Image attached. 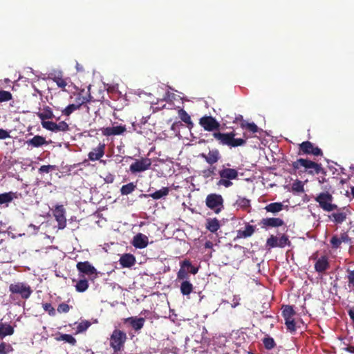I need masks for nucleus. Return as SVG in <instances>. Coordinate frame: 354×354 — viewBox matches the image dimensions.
Wrapping results in <instances>:
<instances>
[{
	"label": "nucleus",
	"mask_w": 354,
	"mask_h": 354,
	"mask_svg": "<svg viewBox=\"0 0 354 354\" xmlns=\"http://www.w3.org/2000/svg\"><path fill=\"white\" fill-rule=\"evenodd\" d=\"M232 180L233 179L221 178L220 180L217 182L216 185L218 186H223L227 188L233 185V183L232 182Z\"/></svg>",
	"instance_id": "obj_53"
},
{
	"label": "nucleus",
	"mask_w": 354,
	"mask_h": 354,
	"mask_svg": "<svg viewBox=\"0 0 354 354\" xmlns=\"http://www.w3.org/2000/svg\"><path fill=\"white\" fill-rule=\"evenodd\" d=\"M333 196L328 192H322L315 198L321 208L327 212H330L337 209V205L332 204Z\"/></svg>",
	"instance_id": "obj_7"
},
{
	"label": "nucleus",
	"mask_w": 354,
	"mask_h": 354,
	"mask_svg": "<svg viewBox=\"0 0 354 354\" xmlns=\"http://www.w3.org/2000/svg\"><path fill=\"white\" fill-rule=\"evenodd\" d=\"M169 193V189L164 187L162 189L156 191L155 192L149 194H142L141 196L147 198L151 197L154 200H158L162 197L167 196Z\"/></svg>",
	"instance_id": "obj_26"
},
{
	"label": "nucleus",
	"mask_w": 354,
	"mask_h": 354,
	"mask_svg": "<svg viewBox=\"0 0 354 354\" xmlns=\"http://www.w3.org/2000/svg\"><path fill=\"white\" fill-rule=\"evenodd\" d=\"M329 266L328 259L326 255H324L317 259L315 264V270L317 272L322 273L327 270Z\"/></svg>",
	"instance_id": "obj_20"
},
{
	"label": "nucleus",
	"mask_w": 354,
	"mask_h": 354,
	"mask_svg": "<svg viewBox=\"0 0 354 354\" xmlns=\"http://www.w3.org/2000/svg\"><path fill=\"white\" fill-rule=\"evenodd\" d=\"M41 124L43 128L48 131L55 132L56 122L52 121L43 120L41 122Z\"/></svg>",
	"instance_id": "obj_44"
},
{
	"label": "nucleus",
	"mask_w": 354,
	"mask_h": 354,
	"mask_svg": "<svg viewBox=\"0 0 354 354\" xmlns=\"http://www.w3.org/2000/svg\"><path fill=\"white\" fill-rule=\"evenodd\" d=\"M76 268L80 272L88 276L96 275L97 273L96 268L87 261L78 262L76 265Z\"/></svg>",
	"instance_id": "obj_13"
},
{
	"label": "nucleus",
	"mask_w": 354,
	"mask_h": 354,
	"mask_svg": "<svg viewBox=\"0 0 354 354\" xmlns=\"http://www.w3.org/2000/svg\"><path fill=\"white\" fill-rule=\"evenodd\" d=\"M57 339L59 341H64L73 346L75 345L77 342L75 338L70 334H62L59 337L57 338Z\"/></svg>",
	"instance_id": "obj_37"
},
{
	"label": "nucleus",
	"mask_w": 354,
	"mask_h": 354,
	"mask_svg": "<svg viewBox=\"0 0 354 354\" xmlns=\"http://www.w3.org/2000/svg\"><path fill=\"white\" fill-rule=\"evenodd\" d=\"M260 225L263 228L278 227L284 225V221L280 218H265L261 220Z\"/></svg>",
	"instance_id": "obj_16"
},
{
	"label": "nucleus",
	"mask_w": 354,
	"mask_h": 354,
	"mask_svg": "<svg viewBox=\"0 0 354 354\" xmlns=\"http://www.w3.org/2000/svg\"><path fill=\"white\" fill-rule=\"evenodd\" d=\"M264 347L268 350H271L276 346V343L272 337H267L263 339Z\"/></svg>",
	"instance_id": "obj_40"
},
{
	"label": "nucleus",
	"mask_w": 354,
	"mask_h": 354,
	"mask_svg": "<svg viewBox=\"0 0 354 354\" xmlns=\"http://www.w3.org/2000/svg\"><path fill=\"white\" fill-rule=\"evenodd\" d=\"M91 97V95H88V96H82L80 94L78 95V96L76 97L75 99V106H78V109L80 108V106L85 104V103H87L90 101V98Z\"/></svg>",
	"instance_id": "obj_43"
},
{
	"label": "nucleus",
	"mask_w": 354,
	"mask_h": 354,
	"mask_svg": "<svg viewBox=\"0 0 354 354\" xmlns=\"http://www.w3.org/2000/svg\"><path fill=\"white\" fill-rule=\"evenodd\" d=\"M256 227L254 225L247 223L244 229H240L237 231L236 239H246L250 237L255 232Z\"/></svg>",
	"instance_id": "obj_21"
},
{
	"label": "nucleus",
	"mask_w": 354,
	"mask_h": 354,
	"mask_svg": "<svg viewBox=\"0 0 354 354\" xmlns=\"http://www.w3.org/2000/svg\"><path fill=\"white\" fill-rule=\"evenodd\" d=\"M348 275V286L349 287H353L354 286V270H347Z\"/></svg>",
	"instance_id": "obj_57"
},
{
	"label": "nucleus",
	"mask_w": 354,
	"mask_h": 354,
	"mask_svg": "<svg viewBox=\"0 0 354 354\" xmlns=\"http://www.w3.org/2000/svg\"><path fill=\"white\" fill-rule=\"evenodd\" d=\"M105 144L100 143L96 148H93L88 154V159L91 161L100 160L105 153Z\"/></svg>",
	"instance_id": "obj_17"
},
{
	"label": "nucleus",
	"mask_w": 354,
	"mask_h": 354,
	"mask_svg": "<svg viewBox=\"0 0 354 354\" xmlns=\"http://www.w3.org/2000/svg\"><path fill=\"white\" fill-rule=\"evenodd\" d=\"M218 175L220 178L235 180L238 178L239 172L235 169L226 168L223 166V168L218 171Z\"/></svg>",
	"instance_id": "obj_19"
},
{
	"label": "nucleus",
	"mask_w": 354,
	"mask_h": 354,
	"mask_svg": "<svg viewBox=\"0 0 354 354\" xmlns=\"http://www.w3.org/2000/svg\"><path fill=\"white\" fill-rule=\"evenodd\" d=\"M292 191L296 192H299V193L304 192V188L303 183L301 180H297L296 181H295L292 183Z\"/></svg>",
	"instance_id": "obj_45"
},
{
	"label": "nucleus",
	"mask_w": 354,
	"mask_h": 354,
	"mask_svg": "<svg viewBox=\"0 0 354 354\" xmlns=\"http://www.w3.org/2000/svg\"><path fill=\"white\" fill-rule=\"evenodd\" d=\"M200 156L204 158L206 162L210 165L216 163L221 158L220 152L217 149L209 150L207 154L202 153L200 154Z\"/></svg>",
	"instance_id": "obj_14"
},
{
	"label": "nucleus",
	"mask_w": 354,
	"mask_h": 354,
	"mask_svg": "<svg viewBox=\"0 0 354 354\" xmlns=\"http://www.w3.org/2000/svg\"><path fill=\"white\" fill-rule=\"evenodd\" d=\"M14 333V328L6 324L0 322V338H3L7 335H12Z\"/></svg>",
	"instance_id": "obj_29"
},
{
	"label": "nucleus",
	"mask_w": 354,
	"mask_h": 354,
	"mask_svg": "<svg viewBox=\"0 0 354 354\" xmlns=\"http://www.w3.org/2000/svg\"><path fill=\"white\" fill-rule=\"evenodd\" d=\"M151 165V159L148 158H142L136 159L130 167L129 170L132 174H137L148 170Z\"/></svg>",
	"instance_id": "obj_9"
},
{
	"label": "nucleus",
	"mask_w": 354,
	"mask_h": 354,
	"mask_svg": "<svg viewBox=\"0 0 354 354\" xmlns=\"http://www.w3.org/2000/svg\"><path fill=\"white\" fill-rule=\"evenodd\" d=\"M43 309L48 313L50 316H55L56 315L55 309L53 307L51 304L50 303H43L42 304Z\"/></svg>",
	"instance_id": "obj_49"
},
{
	"label": "nucleus",
	"mask_w": 354,
	"mask_h": 354,
	"mask_svg": "<svg viewBox=\"0 0 354 354\" xmlns=\"http://www.w3.org/2000/svg\"><path fill=\"white\" fill-rule=\"evenodd\" d=\"M127 339V334L119 329H115L110 337V346L113 348L114 353L123 350L124 344Z\"/></svg>",
	"instance_id": "obj_5"
},
{
	"label": "nucleus",
	"mask_w": 354,
	"mask_h": 354,
	"mask_svg": "<svg viewBox=\"0 0 354 354\" xmlns=\"http://www.w3.org/2000/svg\"><path fill=\"white\" fill-rule=\"evenodd\" d=\"M348 314L351 319L352 320V322L354 323V309H350L348 311Z\"/></svg>",
	"instance_id": "obj_63"
},
{
	"label": "nucleus",
	"mask_w": 354,
	"mask_h": 354,
	"mask_svg": "<svg viewBox=\"0 0 354 354\" xmlns=\"http://www.w3.org/2000/svg\"><path fill=\"white\" fill-rule=\"evenodd\" d=\"M53 214L57 222V227L63 230L66 226V209L63 205H56L53 210Z\"/></svg>",
	"instance_id": "obj_10"
},
{
	"label": "nucleus",
	"mask_w": 354,
	"mask_h": 354,
	"mask_svg": "<svg viewBox=\"0 0 354 354\" xmlns=\"http://www.w3.org/2000/svg\"><path fill=\"white\" fill-rule=\"evenodd\" d=\"M223 202L222 196L217 194H209L205 199L206 206L216 214L220 213L223 209Z\"/></svg>",
	"instance_id": "obj_6"
},
{
	"label": "nucleus",
	"mask_w": 354,
	"mask_h": 354,
	"mask_svg": "<svg viewBox=\"0 0 354 354\" xmlns=\"http://www.w3.org/2000/svg\"><path fill=\"white\" fill-rule=\"evenodd\" d=\"M214 138L218 141L222 145H226L230 147H237L243 146L246 143V139L235 138V133L234 131L230 133L214 132Z\"/></svg>",
	"instance_id": "obj_3"
},
{
	"label": "nucleus",
	"mask_w": 354,
	"mask_h": 354,
	"mask_svg": "<svg viewBox=\"0 0 354 354\" xmlns=\"http://www.w3.org/2000/svg\"><path fill=\"white\" fill-rule=\"evenodd\" d=\"M114 180V176L111 174H107L104 177V181L106 183H112Z\"/></svg>",
	"instance_id": "obj_62"
},
{
	"label": "nucleus",
	"mask_w": 354,
	"mask_h": 354,
	"mask_svg": "<svg viewBox=\"0 0 354 354\" xmlns=\"http://www.w3.org/2000/svg\"><path fill=\"white\" fill-rule=\"evenodd\" d=\"M55 168L54 165H42L39 169V173H49L52 169Z\"/></svg>",
	"instance_id": "obj_58"
},
{
	"label": "nucleus",
	"mask_w": 354,
	"mask_h": 354,
	"mask_svg": "<svg viewBox=\"0 0 354 354\" xmlns=\"http://www.w3.org/2000/svg\"><path fill=\"white\" fill-rule=\"evenodd\" d=\"M91 326V323L88 321H84L80 322L77 326V331L78 333H82L87 330V328Z\"/></svg>",
	"instance_id": "obj_54"
},
{
	"label": "nucleus",
	"mask_w": 354,
	"mask_h": 354,
	"mask_svg": "<svg viewBox=\"0 0 354 354\" xmlns=\"http://www.w3.org/2000/svg\"><path fill=\"white\" fill-rule=\"evenodd\" d=\"M234 206L242 209H247L250 207V200L245 197L238 196V198L234 203Z\"/></svg>",
	"instance_id": "obj_32"
},
{
	"label": "nucleus",
	"mask_w": 354,
	"mask_h": 354,
	"mask_svg": "<svg viewBox=\"0 0 354 354\" xmlns=\"http://www.w3.org/2000/svg\"><path fill=\"white\" fill-rule=\"evenodd\" d=\"M52 80L55 82L58 87L61 88L63 91H65V87L67 85L66 80H64L61 73L54 75L53 77H50Z\"/></svg>",
	"instance_id": "obj_33"
},
{
	"label": "nucleus",
	"mask_w": 354,
	"mask_h": 354,
	"mask_svg": "<svg viewBox=\"0 0 354 354\" xmlns=\"http://www.w3.org/2000/svg\"><path fill=\"white\" fill-rule=\"evenodd\" d=\"M119 261L123 268H130L136 263V258L131 254H124L121 256Z\"/></svg>",
	"instance_id": "obj_24"
},
{
	"label": "nucleus",
	"mask_w": 354,
	"mask_h": 354,
	"mask_svg": "<svg viewBox=\"0 0 354 354\" xmlns=\"http://www.w3.org/2000/svg\"><path fill=\"white\" fill-rule=\"evenodd\" d=\"M290 241L288 239V236L283 234L278 240V247L284 248L286 245H290Z\"/></svg>",
	"instance_id": "obj_52"
},
{
	"label": "nucleus",
	"mask_w": 354,
	"mask_h": 354,
	"mask_svg": "<svg viewBox=\"0 0 354 354\" xmlns=\"http://www.w3.org/2000/svg\"><path fill=\"white\" fill-rule=\"evenodd\" d=\"M13 195L14 193L12 192L0 194V205L11 202L13 199Z\"/></svg>",
	"instance_id": "obj_39"
},
{
	"label": "nucleus",
	"mask_w": 354,
	"mask_h": 354,
	"mask_svg": "<svg viewBox=\"0 0 354 354\" xmlns=\"http://www.w3.org/2000/svg\"><path fill=\"white\" fill-rule=\"evenodd\" d=\"M71 308V306H70L68 304L66 303H62L59 304L57 307V311L59 313H66L70 310Z\"/></svg>",
	"instance_id": "obj_56"
},
{
	"label": "nucleus",
	"mask_w": 354,
	"mask_h": 354,
	"mask_svg": "<svg viewBox=\"0 0 354 354\" xmlns=\"http://www.w3.org/2000/svg\"><path fill=\"white\" fill-rule=\"evenodd\" d=\"M342 243L348 244L352 243V239L346 232H342L339 236L335 234L330 240V246L333 250H337L339 248Z\"/></svg>",
	"instance_id": "obj_12"
},
{
	"label": "nucleus",
	"mask_w": 354,
	"mask_h": 354,
	"mask_svg": "<svg viewBox=\"0 0 354 354\" xmlns=\"http://www.w3.org/2000/svg\"><path fill=\"white\" fill-rule=\"evenodd\" d=\"M125 322H129L134 330H139L143 327L145 319L143 317H131L126 319Z\"/></svg>",
	"instance_id": "obj_23"
},
{
	"label": "nucleus",
	"mask_w": 354,
	"mask_h": 354,
	"mask_svg": "<svg viewBox=\"0 0 354 354\" xmlns=\"http://www.w3.org/2000/svg\"><path fill=\"white\" fill-rule=\"evenodd\" d=\"M126 127L123 125L108 127L102 129V133L104 136H118L126 131Z\"/></svg>",
	"instance_id": "obj_15"
},
{
	"label": "nucleus",
	"mask_w": 354,
	"mask_h": 354,
	"mask_svg": "<svg viewBox=\"0 0 354 354\" xmlns=\"http://www.w3.org/2000/svg\"><path fill=\"white\" fill-rule=\"evenodd\" d=\"M37 115L41 121L48 119H53L54 118V114L52 111V109L48 106H46L43 109L42 111L37 113Z\"/></svg>",
	"instance_id": "obj_27"
},
{
	"label": "nucleus",
	"mask_w": 354,
	"mask_h": 354,
	"mask_svg": "<svg viewBox=\"0 0 354 354\" xmlns=\"http://www.w3.org/2000/svg\"><path fill=\"white\" fill-rule=\"evenodd\" d=\"M285 324H286L288 330H289L291 332L295 331L296 327H295V322L294 319L292 320L286 322Z\"/></svg>",
	"instance_id": "obj_59"
},
{
	"label": "nucleus",
	"mask_w": 354,
	"mask_h": 354,
	"mask_svg": "<svg viewBox=\"0 0 354 354\" xmlns=\"http://www.w3.org/2000/svg\"><path fill=\"white\" fill-rule=\"evenodd\" d=\"M219 221L216 218H208L206 221V228L211 232L214 233L220 228Z\"/></svg>",
	"instance_id": "obj_28"
},
{
	"label": "nucleus",
	"mask_w": 354,
	"mask_h": 354,
	"mask_svg": "<svg viewBox=\"0 0 354 354\" xmlns=\"http://www.w3.org/2000/svg\"><path fill=\"white\" fill-rule=\"evenodd\" d=\"M13 351L12 346L8 343L2 342L0 343V354H8Z\"/></svg>",
	"instance_id": "obj_41"
},
{
	"label": "nucleus",
	"mask_w": 354,
	"mask_h": 354,
	"mask_svg": "<svg viewBox=\"0 0 354 354\" xmlns=\"http://www.w3.org/2000/svg\"><path fill=\"white\" fill-rule=\"evenodd\" d=\"M266 245L270 248L278 247L277 238L274 235H271L266 241Z\"/></svg>",
	"instance_id": "obj_51"
},
{
	"label": "nucleus",
	"mask_w": 354,
	"mask_h": 354,
	"mask_svg": "<svg viewBox=\"0 0 354 354\" xmlns=\"http://www.w3.org/2000/svg\"><path fill=\"white\" fill-rule=\"evenodd\" d=\"M283 205L279 202L271 203L265 207V209L268 212L273 214L278 213L283 209Z\"/></svg>",
	"instance_id": "obj_30"
},
{
	"label": "nucleus",
	"mask_w": 354,
	"mask_h": 354,
	"mask_svg": "<svg viewBox=\"0 0 354 354\" xmlns=\"http://www.w3.org/2000/svg\"><path fill=\"white\" fill-rule=\"evenodd\" d=\"M88 288V281L86 279L79 280L75 285V290L79 292H85Z\"/></svg>",
	"instance_id": "obj_35"
},
{
	"label": "nucleus",
	"mask_w": 354,
	"mask_h": 354,
	"mask_svg": "<svg viewBox=\"0 0 354 354\" xmlns=\"http://www.w3.org/2000/svg\"><path fill=\"white\" fill-rule=\"evenodd\" d=\"M301 167H304L305 171H307L308 174L310 175L315 174H319L320 173L325 175L326 173L324 169L322 167L321 164H318L308 159L299 158L292 162V167L295 173L298 171Z\"/></svg>",
	"instance_id": "obj_1"
},
{
	"label": "nucleus",
	"mask_w": 354,
	"mask_h": 354,
	"mask_svg": "<svg viewBox=\"0 0 354 354\" xmlns=\"http://www.w3.org/2000/svg\"><path fill=\"white\" fill-rule=\"evenodd\" d=\"M131 243L136 248L143 249L148 245V237L142 233H138L133 236Z\"/></svg>",
	"instance_id": "obj_18"
},
{
	"label": "nucleus",
	"mask_w": 354,
	"mask_h": 354,
	"mask_svg": "<svg viewBox=\"0 0 354 354\" xmlns=\"http://www.w3.org/2000/svg\"><path fill=\"white\" fill-rule=\"evenodd\" d=\"M10 137V133L8 131L3 129H0V140H5Z\"/></svg>",
	"instance_id": "obj_60"
},
{
	"label": "nucleus",
	"mask_w": 354,
	"mask_h": 354,
	"mask_svg": "<svg viewBox=\"0 0 354 354\" xmlns=\"http://www.w3.org/2000/svg\"><path fill=\"white\" fill-rule=\"evenodd\" d=\"M136 188V185L133 184V183H129L128 184L124 185L122 186L120 189V192L122 195H128L132 193Z\"/></svg>",
	"instance_id": "obj_36"
},
{
	"label": "nucleus",
	"mask_w": 354,
	"mask_h": 354,
	"mask_svg": "<svg viewBox=\"0 0 354 354\" xmlns=\"http://www.w3.org/2000/svg\"><path fill=\"white\" fill-rule=\"evenodd\" d=\"M186 270H187L188 273L190 272L193 274H196L198 271V268L193 266L192 264L191 266H186Z\"/></svg>",
	"instance_id": "obj_61"
},
{
	"label": "nucleus",
	"mask_w": 354,
	"mask_h": 354,
	"mask_svg": "<svg viewBox=\"0 0 354 354\" xmlns=\"http://www.w3.org/2000/svg\"><path fill=\"white\" fill-rule=\"evenodd\" d=\"M295 314V312L293 308L291 306H285L283 311L282 315L283 317H293Z\"/></svg>",
	"instance_id": "obj_50"
},
{
	"label": "nucleus",
	"mask_w": 354,
	"mask_h": 354,
	"mask_svg": "<svg viewBox=\"0 0 354 354\" xmlns=\"http://www.w3.org/2000/svg\"><path fill=\"white\" fill-rule=\"evenodd\" d=\"M26 144L28 146H30L32 147H39L42 145H47L48 142L46 140L44 137L37 135L32 138L26 141Z\"/></svg>",
	"instance_id": "obj_25"
},
{
	"label": "nucleus",
	"mask_w": 354,
	"mask_h": 354,
	"mask_svg": "<svg viewBox=\"0 0 354 354\" xmlns=\"http://www.w3.org/2000/svg\"><path fill=\"white\" fill-rule=\"evenodd\" d=\"M241 127L242 129H246L252 133H257L259 131V127L254 122L249 123L246 121H243L241 124Z\"/></svg>",
	"instance_id": "obj_38"
},
{
	"label": "nucleus",
	"mask_w": 354,
	"mask_h": 354,
	"mask_svg": "<svg viewBox=\"0 0 354 354\" xmlns=\"http://www.w3.org/2000/svg\"><path fill=\"white\" fill-rule=\"evenodd\" d=\"M180 290L183 295H189L193 291L194 286L190 281L185 280L181 283Z\"/></svg>",
	"instance_id": "obj_31"
},
{
	"label": "nucleus",
	"mask_w": 354,
	"mask_h": 354,
	"mask_svg": "<svg viewBox=\"0 0 354 354\" xmlns=\"http://www.w3.org/2000/svg\"><path fill=\"white\" fill-rule=\"evenodd\" d=\"M178 115H179L180 119L182 120V121H183L185 123H186L189 128H192L194 126V124L191 120V118H190L189 115L186 112V111H185L184 109H180L178 111Z\"/></svg>",
	"instance_id": "obj_34"
},
{
	"label": "nucleus",
	"mask_w": 354,
	"mask_h": 354,
	"mask_svg": "<svg viewBox=\"0 0 354 354\" xmlns=\"http://www.w3.org/2000/svg\"><path fill=\"white\" fill-rule=\"evenodd\" d=\"M301 167H304L305 171H307L308 174L310 175L315 174H319L320 173L325 175L326 173L324 169L322 167L321 164H318L308 159L299 158L292 162V167L295 173L298 171Z\"/></svg>",
	"instance_id": "obj_2"
},
{
	"label": "nucleus",
	"mask_w": 354,
	"mask_h": 354,
	"mask_svg": "<svg viewBox=\"0 0 354 354\" xmlns=\"http://www.w3.org/2000/svg\"><path fill=\"white\" fill-rule=\"evenodd\" d=\"M345 350L349 353H353L354 354V346H352V345H350V346H348Z\"/></svg>",
	"instance_id": "obj_64"
},
{
	"label": "nucleus",
	"mask_w": 354,
	"mask_h": 354,
	"mask_svg": "<svg viewBox=\"0 0 354 354\" xmlns=\"http://www.w3.org/2000/svg\"><path fill=\"white\" fill-rule=\"evenodd\" d=\"M9 291L10 299H14L16 295H19L21 299L25 300L28 299L33 292L28 284L23 282L11 283L9 286Z\"/></svg>",
	"instance_id": "obj_4"
},
{
	"label": "nucleus",
	"mask_w": 354,
	"mask_h": 354,
	"mask_svg": "<svg viewBox=\"0 0 354 354\" xmlns=\"http://www.w3.org/2000/svg\"><path fill=\"white\" fill-rule=\"evenodd\" d=\"M77 109H79L78 106H75V104H71L62 110V113L66 116H69L73 112Z\"/></svg>",
	"instance_id": "obj_47"
},
{
	"label": "nucleus",
	"mask_w": 354,
	"mask_h": 354,
	"mask_svg": "<svg viewBox=\"0 0 354 354\" xmlns=\"http://www.w3.org/2000/svg\"><path fill=\"white\" fill-rule=\"evenodd\" d=\"M199 124L207 131L218 130L221 124L212 116L205 115L199 120Z\"/></svg>",
	"instance_id": "obj_11"
},
{
	"label": "nucleus",
	"mask_w": 354,
	"mask_h": 354,
	"mask_svg": "<svg viewBox=\"0 0 354 354\" xmlns=\"http://www.w3.org/2000/svg\"><path fill=\"white\" fill-rule=\"evenodd\" d=\"M12 95L10 92L3 90H0V103L8 102L12 100Z\"/></svg>",
	"instance_id": "obj_48"
},
{
	"label": "nucleus",
	"mask_w": 354,
	"mask_h": 354,
	"mask_svg": "<svg viewBox=\"0 0 354 354\" xmlns=\"http://www.w3.org/2000/svg\"><path fill=\"white\" fill-rule=\"evenodd\" d=\"M70 130V127L68 124H67L65 121L59 122V123H56L55 127V132H66Z\"/></svg>",
	"instance_id": "obj_42"
},
{
	"label": "nucleus",
	"mask_w": 354,
	"mask_h": 354,
	"mask_svg": "<svg viewBox=\"0 0 354 354\" xmlns=\"http://www.w3.org/2000/svg\"><path fill=\"white\" fill-rule=\"evenodd\" d=\"M332 216L334 218V221L337 223H342L346 218V214L344 212L333 213L332 214Z\"/></svg>",
	"instance_id": "obj_46"
},
{
	"label": "nucleus",
	"mask_w": 354,
	"mask_h": 354,
	"mask_svg": "<svg viewBox=\"0 0 354 354\" xmlns=\"http://www.w3.org/2000/svg\"><path fill=\"white\" fill-rule=\"evenodd\" d=\"M215 170H216V167L211 165V167L203 171V176L205 178H209L210 176H212L215 175Z\"/></svg>",
	"instance_id": "obj_55"
},
{
	"label": "nucleus",
	"mask_w": 354,
	"mask_h": 354,
	"mask_svg": "<svg viewBox=\"0 0 354 354\" xmlns=\"http://www.w3.org/2000/svg\"><path fill=\"white\" fill-rule=\"evenodd\" d=\"M186 266H191V262L189 260H185L180 263V268L177 272V280H187L189 278V274L186 270Z\"/></svg>",
	"instance_id": "obj_22"
},
{
	"label": "nucleus",
	"mask_w": 354,
	"mask_h": 354,
	"mask_svg": "<svg viewBox=\"0 0 354 354\" xmlns=\"http://www.w3.org/2000/svg\"><path fill=\"white\" fill-rule=\"evenodd\" d=\"M299 155H313L315 156H322L321 149L316 147L310 141H304L299 145Z\"/></svg>",
	"instance_id": "obj_8"
}]
</instances>
